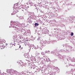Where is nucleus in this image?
<instances>
[{
  "instance_id": "6e6552de",
  "label": "nucleus",
  "mask_w": 75,
  "mask_h": 75,
  "mask_svg": "<svg viewBox=\"0 0 75 75\" xmlns=\"http://www.w3.org/2000/svg\"><path fill=\"white\" fill-rule=\"evenodd\" d=\"M18 8H19V9H21V8L22 7H21L19 6Z\"/></svg>"
},
{
  "instance_id": "7ed1b4c3",
  "label": "nucleus",
  "mask_w": 75,
  "mask_h": 75,
  "mask_svg": "<svg viewBox=\"0 0 75 75\" xmlns=\"http://www.w3.org/2000/svg\"><path fill=\"white\" fill-rule=\"evenodd\" d=\"M7 72L8 73V74H10L11 73V71L10 70H8L7 71Z\"/></svg>"
},
{
  "instance_id": "9b49d317",
  "label": "nucleus",
  "mask_w": 75,
  "mask_h": 75,
  "mask_svg": "<svg viewBox=\"0 0 75 75\" xmlns=\"http://www.w3.org/2000/svg\"><path fill=\"white\" fill-rule=\"evenodd\" d=\"M17 4H15L14 5V6H16V5Z\"/></svg>"
},
{
  "instance_id": "f257e3e1",
  "label": "nucleus",
  "mask_w": 75,
  "mask_h": 75,
  "mask_svg": "<svg viewBox=\"0 0 75 75\" xmlns=\"http://www.w3.org/2000/svg\"><path fill=\"white\" fill-rule=\"evenodd\" d=\"M16 11H13V12L11 14V15H14V14H16Z\"/></svg>"
},
{
  "instance_id": "2eb2a0df",
  "label": "nucleus",
  "mask_w": 75,
  "mask_h": 75,
  "mask_svg": "<svg viewBox=\"0 0 75 75\" xmlns=\"http://www.w3.org/2000/svg\"><path fill=\"white\" fill-rule=\"evenodd\" d=\"M16 25H18V24L17 23H16Z\"/></svg>"
},
{
  "instance_id": "f8f14e48",
  "label": "nucleus",
  "mask_w": 75,
  "mask_h": 75,
  "mask_svg": "<svg viewBox=\"0 0 75 75\" xmlns=\"http://www.w3.org/2000/svg\"><path fill=\"white\" fill-rule=\"evenodd\" d=\"M27 54H25L24 55H27Z\"/></svg>"
},
{
  "instance_id": "f03ea898",
  "label": "nucleus",
  "mask_w": 75,
  "mask_h": 75,
  "mask_svg": "<svg viewBox=\"0 0 75 75\" xmlns=\"http://www.w3.org/2000/svg\"><path fill=\"white\" fill-rule=\"evenodd\" d=\"M17 38V35H15L13 37V38L14 40H15V39Z\"/></svg>"
},
{
  "instance_id": "9d476101",
  "label": "nucleus",
  "mask_w": 75,
  "mask_h": 75,
  "mask_svg": "<svg viewBox=\"0 0 75 75\" xmlns=\"http://www.w3.org/2000/svg\"><path fill=\"white\" fill-rule=\"evenodd\" d=\"M21 45H20L19 46V48H21Z\"/></svg>"
},
{
  "instance_id": "423d86ee",
  "label": "nucleus",
  "mask_w": 75,
  "mask_h": 75,
  "mask_svg": "<svg viewBox=\"0 0 75 75\" xmlns=\"http://www.w3.org/2000/svg\"><path fill=\"white\" fill-rule=\"evenodd\" d=\"M73 35H74V33H73V32H71V36H73Z\"/></svg>"
},
{
  "instance_id": "dca6fc26",
  "label": "nucleus",
  "mask_w": 75,
  "mask_h": 75,
  "mask_svg": "<svg viewBox=\"0 0 75 75\" xmlns=\"http://www.w3.org/2000/svg\"><path fill=\"white\" fill-rule=\"evenodd\" d=\"M50 61V60H49V61Z\"/></svg>"
},
{
  "instance_id": "f3484780",
  "label": "nucleus",
  "mask_w": 75,
  "mask_h": 75,
  "mask_svg": "<svg viewBox=\"0 0 75 75\" xmlns=\"http://www.w3.org/2000/svg\"><path fill=\"white\" fill-rule=\"evenodd\" d=\"M1 47H3V46H1Z\"/></svg>"
},
{
  "instance_id": "ddd939ff",
  "label": "nucleus",
  "mask_w": 75,
  "mask_h": 75,
  "mask_svg": "<svg viewBox=\"0 0 75 75\" xmlns=\"http://www.w3.org/2000/svg\"><path fill=\"white\" fill-rule=\"evenodd\" d=\"M3 48H4V47H3V48H1V49H3Z\"/></svg>"
},
{
  "instance_id": "0eeeda50",
  "label": "nucleus",
  "mask_w": 75,
  "mask_h": 75,
  "mask_svg": "<svg viewBox=\"0 0 75 75\" xmlns=\"http://www.w3.org/2000/svg\"><path fill=\"white\" fill-rule=\"evenodd\" d=\"M1 41L3 42H5V40H4V39H3Z\"/></svg>"
},
{
  "instance_id": "4468645a",
  "label": "nucleus",
  "mask_w": 75,
  "mask_h": 75,
  "mask_svg": "<svg viewBox=\"0 0 75 75\" xmlns=\"http://www.w3.org/2000/svg\"><path fill=\"white\" fill-rule=\"evenodd\" d=\"M18 25H21V24H18Z\"/></svg>"
},
{
  "instance_id": "39448f33",
  "label": "nucleus",
  "mask_w": 75,
  "mask_h": 75,
  "mask_svg": "<svg viewBox=\"0 0 75 75\" xmlns=\"http://www.w3.org/2000/svg\"><path fill=\"white\" fill-rule=\"evenodd\" d=\"M35 26H37V25H38V24L35 23Z\"/></svg>"
},
{
  "instance_id": "1a4fd4ad",
  "label": "nucleus",
  "mask_w": 75,
  "mask_h": 75,
  "mask_svg": "<svg viewBox=\"0 0 75 75\" xmlns=\"http://www.w3.org/2000/svg\"><path fill=\"white\" fill-rule=\"evenodd\" d=\"M9 48H11V45H10L9 46Z\"/></svg>"
},
{
  "instance_id": "20e7f679",
  "label": "nucleus",
  "mask_w": 75,
  "mask_h": 75,
  "mask_svg": "<svg viewBox=\"0 0 75 75\" xmlns=\"http://www.w3.org/2000/svg\"><path fill=\"white\" fill-rule=\"evenodd\" d=\"M2 40H0V44H3V42H2Z\"/></svg>"
}]
</instances>
